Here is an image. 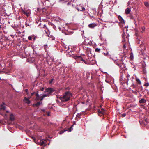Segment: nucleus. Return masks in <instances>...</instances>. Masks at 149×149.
Segmentation results:
<instances>
[{
  "label": "nucleus",
  "mask_w": 149,
  "mask_h": 149,
  "mask_svg": "<svg viewBox=\"0 0 149 149\" xmlns=\"http://www.w3.org/2000/svg\"><path fill=\"white\" fill-rule=\"evenodd\" d=\"M25 91H26V92H27L28 91V89H26L25 90Z\"/></svg>",
  "instance_id": "nucleus-38"
},
{
  "label": "nucleus",
  "mask_w": 149,
  "mask_h": 149,
  "mask_svg": "<svg viewBox=\"0 0 149 149\" xmlns=\"http://www.w3.org/2000/svg\"><path fill=\"white\" fill-rule=\"evenodd\" d=\"M40 95H39L38 93H37L36 94V99L37 100H40Z\"/></svg>",
  "instance_id": "nucleus-18"
},
{
  "label": "nucleus",
  "mask_w": 149,
  "mask_h": 149,
  "mask_svg": "<svg viewBox=\"0 0 149 149\" xmlns=\"http://www.w3.org/2000/svg\"><path fill=\"white\" fill-rule=\"evenodd\" d=\"M145 29V28L143 27L142 28L143 31H144Z\"/></svg>",
  "instance_id": "nucleus-33"
},
{
  "label": "nucleus",
  "mask_w": 149,
  "mask_h": 149,
  "mask_svg": "<svg viewBox=\"0 0 149 149\" xmlns=\"http://www.w3.org/2000/svg\"><path fill=\"white\" fill-rule=\"evenodd\" d=\"M22 12L27 16H28L30 13V11H27V10H22Z\"/></svg>",
  "instance_id": "nucleus-8"
},
{
  "label": "nucleus",
  "mask_w": 149,
  "mask_h": 149,
  "mask_svg": "<svg viewBox=\"0 0 149 149\" xmlns=\"http://www.w3.org/2000/svg\"><path fill=\"white\" fill-rule=\"evenodd\" d=\"M35 93V92H33V93H31V95H34V93Z\"/></svg>",
  "instance_id": "nucleus-36"
},
{
  "label": "nucleus",
  "mask_w": 149,
  "mask_h": 149,
  "mask_svg": "<svg viewBox=\"0 0 149 149\" xmlns=\"http://www.w3.org/2000/svg\"><path fill=\"white\" fill-rule=\"evenodd\" d=\"M1 109L5 110L6 109L5 104L4 102H3L1 105Z\"/></svg>",
  "instance_id": "nucleus-13"
},
{
  "label": "nucleus",
  "mask_w": 149,
  "mask_h": 149,
  "mask_svg": "<svg viewBox=\"0 0 149 149\" xmlns=\"http://www.w3.org/2000/svg\"><path fill=\"white\" fill-rule=\"evenodd\" d=\"M47 47V45L46 44V45H44V48L45 49V51L47 50L46 48Z\"/></svg>",
  "instance_id": "nucleus-26"
},
{
  "label": "nucleus",
  "mask_w": 149,
  "mask_h": 149,
  "mask_svg": "<svg viewBox=\"0 0 149 149\" xmlns=\"http://www.w3.org/2000/svg\"><path fill=\"white\" fill-rule=\"evenodd\" d=\"M14 116L12 114H11L10 116V119L12 121H13L14 120Z\"/></svg>",
  "instance_id": "nucleus-16"
},
{
  "label": "nucleus",
  "mask_w": 149,
  "mask_h": 149,
  "mask_svg": "<svg viewBox=\"0 0 149 149\" xmlns=\"http://www.w3.org/2000/svg\"><path fill=\"white\" fill-rule=\"evenodd\" d=\"M70 4V3L69 2L67 3V5H69Z\"/></svg>",
  "instance_id": "nucleus-41"
},
{
  "label": "nucleus",
  "mask_w": 149,
  "mask_h": 149,
  "mask_svg": "<svg viewBox=\"0 0 149 149\" xmlns=\"http://www.w3.org/2000/svg\"><path fill=\"white\" fill-rule=\"evenodd\" d=\"M125 115L126 114H122V116L124 117L125 116Z\"/></svg>",
  "instance_id": "nucleus-35"
},
{
  "label": "nucleus",
  "mask_w": 149,
  "mask_h": 149,
  "mask_svg": "<svg viewBox=\"0 0 149 149\" xmlns=\"http://www.w3.org/2000/svg\"><path fill=\"white\" fill-rule=\"evenodd\" d=\"M144 4L145 6L147 7V8H149V4L147 2H145Z\"/></svg>",
  "instance_id": "nucleus-17"
},
{
  "label": "nucleus",
  "mask_w": 149,
  "mask_h": 149,
  "mask_svg": "<svg viewBox=\"0 0 149 149\" xmlns=\"http://www.w3.org/2000/svg\"><path fill=\"white\" fill-rule=\"evenodd\" d=\"M127 74L126 76V77L127 78V79H125V83L127 85H128V81L130 80V75L129 74H128L127 73ZM123 81V82H124V81ZM125 83H124L125 84Z\"/></svg>",
  "instance_id": "nucleus-6"
},
{
  "label": "nucleus",
  "mask_w": 149,
  "mask_h": 149,
  "mask_svg": "<svg viewBox=\"0 0 149 149\" xmlns=\"http://www.w3.org/2000/svg\"><path fill=\"white\" fill-rule=\"evenodd\" d=\"M130 9L129 8H128L125 10V13L126 14H128L130 13Z\"/></svg>",
  "instance_id": "nucleus-14"
},
{
  "label": "nucleus",
  "mask_w": 149,
  "mask_h": 149,
  "mask_svg": "<svg viewBox=\"0 0 149 149\" xmlns=\"http://www.w3.org/2000/svg\"><path fill=\"white\" fill-rule=\"evenodd\" d=\"M98 112L99 113L103 114L105 113V110L103 108H102L101 109V110L98 109Z\"/></svg>",
  "instance_id": "nucleus-10"
},
{
  "label": "nucleus",
  "mask_w": 149,
  "mask_h": 149,
  "mask_svg": "<svg viewBox=\"0 0 149 149\" xmlns=\"http://www.w3.org/2000/svg\"><path fill=\"white\" fill-rule=\"evenodd\" d=\"M63 0H59V1H60H60H63Z\"/></svg>",
  "instance_id": "nucleus-43"
},
{
  "label": "nucleus",
  "mask_w": 149,
  "mask_h": 149,
  "mask_svg": "<svg viewBox=\"0 0 149 149\" xmlns=\"http://www.w3.org/2000/svg\"><path fill=\"white\" fill-rule=\"evenodd\" d=\"M34 142L37 144H39L41 146H43L45 144L43 140H33Z\"/></svg>",
  "instance_id": "nucleus-4"
},
{
  "label": "nucleus",
  "mask_w": 149,
  "mask_h": 149,
  "mask_svg": "<svg viewBox=\"0 0 149 149\" xmlns=\"http://www.w3.org/2000/svg\"><path fill=\"white\" fill-rule=\"evenodd\" d=\"M127 36L126 37V39H127L125 40H127L129 42V39L128 38L130 37V35H129V34L127 33Z\"/></svg>",
  "instance_id": "nucleus-22"
},
{
  "label": "nucleus",
  "mask_w": 149,
  "mask_h": 149,
  "mask_svg": "<svg viewBox=\"0 0 149 149\" xmlns=\"http://www.w3.org/2000/svg\"><path fill=\"white\" fill-rule=\"evenodd\" d=\"M48 116H50L49 114V113L48 114Z\"/></svg>",
  "instance_id": "nucleus-46"
},
{
  "label": "nucleus",
  "mask_w": 149,
  "mask_h": 149,
  "mask_svg": "<svg viewBox=\"0 0 149 149\" xmlns=\"http://www.w3.org/2000/svg\"><path fill=\"white\" fill-rule=\"evenodd\" d=\"M24 103L27 104H29L30 103V102L29 100V98H26L25 97L24 100Z\"/></svg>",
  "instance_id": "nucleus-7"
},
{
  "label": "nucleus",
  "mask_w": 149,
  "mask_h": 149,
  "mask_svg": "<svg viewBox=\"0 0 149 149\" xmlns=\"http://www.w3.org/2000/svg\"><path fill=\"white\" fill-rule=\"evenodd\" d=\"M74 58L75 59H77L78 58H80L81 61L85 62V61L80 56H73Z\"/></svg>",
  "instance_id": "nucleus-12"
},
{
  "label": "nucleus",
  "mask_w": 149,
  "mask_h": 149,
  "mask_svg": "<svg viewBox=\"0 0 149 149\" xmlns=\"http://www.w3.org/2000/svg\"><path fill=\"white\" fill-rule=\"evenodd\" d=\"M124 34H125L124 33V34H123H123L122 37H123V38H124Z\"/></svg>",
  "instance_id": "nucleus-39"
},
{
  "label": "nucleus",
  "mask_w": 149,
  "mask_h": 149,
  "mask_svg": "<svg viewBox=\"0 0 149 149\" xmlns=\"http://www.w3.org/2000/svg\"><path fill=\"white\" fill-rule=\"evenodd\" d=\"M80 116V115H79V114H78L77 115V116Z\"/></svg>",
  "instance_id": "nucleus-42"
},
{
  "label": "nucleus",
  "mask_w": 149,
  "mask_h": 149,
  "mask_svg": "<svg viewBox=\"0 0 149 149\" xmlns=\"http://www.w3.org/2000/svg\"><path fill=\"white\" fill-rule=\"evenodd\" d=\"M42 103V102H37L35 104H34L33 105L38 107Z\"/></svg>",
  "instance_id": "nucleus-19"
},
{
  "label": "nucleus",
  "mask_w": 149,
  "mask_h": 149,
  "mask_svg": "<svg viewBox=\"0 0 149 149\" xmlns=\"http://www.w3.org/2000/svg\"><path fill=\"white\" fill-rule=\"evenodd\" d=\"M123 47L124 48H125L126 47V46L125 45L123 46Z\"/></svg>",
  "instance_id": "nucleus-40"
},
{
  "label": "nucleus",
  "mask_w": 149,
  "mask_h": 149,
  "mask_svg": "<svg viewBox=\"0 0 149 149\" xmlns=\"http://www.w3.org/2000/svg\"><path fill=\"white\" fill-rule=\"evenodd\" d=\"M146 102V100L143 99H141L139 101V103H144Z\"/></svg>",
  "instance_id": "nucleus-15"
},
{
  "label": "nucleus",
  "mask_w": 149,
  "mask_h": 149,
  "mask_svg": "<svg viewBox=\"0 0 149 149\" xmlns=\"http://www.w3.org/2000/svg\"><path fill=\"white\" fill-rule=\"evenodd\" d=\"M66 131H67L66 130H61V131H60V132H59V133L60 134H62L63 133L65 132Z\"/></svg>",
  "instance_id": "nucleus-23"
},
{
  "label": "nucleus",
  "mask_w": 149,
  "mask_h": 149,
  "mask_svg": "<svg viewBox=\"0 0 149 149\" xmlns=\"http://www.w3.org/2000/svg\"><path fill=\"white\" fill-rule=\"evenodd\" d=\"M131 60H132L133 59V54L131 52Z\"/></svg>",
  "instance_id": "nucleus-25"
},
{
  "label": "nucleus",
  "mask_w": 149,
  "mask_h": 149,
  "mask_svg": "<svg viewBox=\"0 0 149 149\" xmlns=\"http://www.w3.org/2000/svg\"><path fill=\"white\" fill-rule=\"evenodd\" d=\"M100 107H101L102 106H101V105H100Z\"/></svg>",
  "instance_id": "nucleus-50"
},
{
  "label": "nucleus",
  "mask_w": 149,
  "mask_h": 149,
  "mask_svg": "<svg viewBox=\"0 0 149 149\" xmlns=\"http://www.w3.org/2000/svg\"><path fill=\"white\" fill-rule=\"evenodd\" d=\"M6 112H8V111H7Z\"/></svg>",
  "instance_id": "nucleus-51"
},
{
  "label": "nucleus",
  "mask_w": 149,
  "mask_h": 149,
  "mask_svg": "<svg viewBox=\"0 0 149 149\" xmlns=\"http://www.w3.org/2000/svg\"><path fill=\"white\" fill-rule=\"evenodd\" d=\"M48 96V95H45L43 94V95H40V100H42L43 99V98L46 97H47Z\"/></svg>",
  "instance_id": "nucleus-11"
},
{
  "label": "nucleus",
  "mask_w": 149,
  "mask_h": 149,
  "mask_svg": "<svg viewBox=\"0 0 149 149\" xmlns=\"http://www.w3.org/2000/svg\"><path fill=\"white\" fill-rule=\"evenodd\" d=\"M136 80L137 82L138 83V84H140V85L141 84V82L140 80L139 79L136 78Z\"/></svg>",
  "instance_id": "nucleus-21"
},
{
  "label": "nucleus",
  "mask_w": 149,
  "mask_h": 149,
  "mask_svg": "<svg viewBox=\"0 0 149 149\" xmlns=\"http://www.w3.org/2000/svg\"><path fill=\"white\" fill-rule=\"evenodd\" d=\"M149 85V84L148 83H146L144 84V86H148Z\"/></svg>",
  "instance_id": "nucleus-27"
},
{
  "label": "nucleus",
  "mask_w": 149,
  "mask_h": 149,
  "mask_svg": "<svg viewBox=\"0 0 149 149\" xmlns=\"http://www.w3.org/2000/svg\"><path fill=\"white\" fill-rule=\"evenodd\" d=\"M1 28V25H0V29Z\"/></svg>",
  "instance_id": "nucleus-47"
},
{
  "label": "nucleus",
  "mask_w": 149,
  "mask_h": 149,
  "mask_svg": "<svg viewBox=\"0 0 149 149\" xmlns=\"http://www.w3.org/2000/svg\"><path fill=\"white\" fill-rule=\"evenodd\" d=\"M28 39L29 40H31L32 39V38L31 36H29L28 37Z\"/></svg>",
  "instance_id": "nucleus-28"
},
{
  "label": "nucleus",
  "mask_w": 149,
  "mask_h": 149,
  "mask_svg": "<svg viewBox=\"0 0 149 149\" xmlns=\"http://www.w3.org/2000/svg\"><path fill=\"white\" fill-rule=\"evenodd\" d=\"M54 91L53 89L51 88H48L46 89L45 91V95H48L49 96L51 93Z\"/></svg>",
  "instance_id": "nucleus-3"
},
{
  "label": "nucleus",
  "mask_w": 149,
  "mask_h": 149,
  "mask_svg": "<svg viewBox=\"0 0 149 149\" xmlns=\"http://www.w3.org/2000/svg\"><path fill=\"white\" fill-rule=\"evenodd\" d=\"M137 43L138 44H139L140 43V42H137Z\"/></svg>",
  "instance_id": "nucleus-48"
},
{
  "label": "nucleus",
  "mask_w": 149,
  "mask_h": 149,
  "mask_svg": "<svg viewBox=\"0 0 149 149\" xmlns=\"http://www.w3.org/2000/svg\"><path fill=\"white\" fill-rule=\"evenodd\" d=\"M118 18L119 19V20L121 22H122V21L124 22V21L123 19L120 16H118Z\"/></svg>",
  "instance_id": "nucleus-20"
},
{
  "label": "nucleus",
  "mask_w": 149,
  "mask_h": 149,
  "mask_svg": "<svg viewBox=\"0 0 149 149\" xmlns=\"http://www.w3.org/2000/svg\"><path fill=\"white\" fill-rule=\"evenodd\" d=\"M135 67V65H133L131 63V67H132L133 68H134Z\"/></svg>",
  "instance_id": "nucleus-30"
},
{
  "label": "nucleus",
  "mask_w": 149,
  "mask_h": 149,
  "mask_svg": "<svg viewBox=\"0 0 149 149\" xmlns=\"http://www.w3.org/2000/svg\"><path fill=\"white\" fill-rule=\"evenodd\" d=\"M127 4H128V6H129V5H130V1H129L127 3Z\"/></svg>",
  "instance_id": "nucleus-34"
},
{
  "label": "nucleus",
  "mask_w": 149,
  "mask_h": 149,
  "mask_svg": "<svg viewBox=\"0 0 149 149\" xmlns=\"http://www.w3.org/2000/svg\"><path fill=\"white\" fill-rule=\"evenodd\" d=\"M131 19H132V16L131 15Z\"/></svg>",
  "instance_id": "nucleus-45"
},
{
  "label": "nucleus",
  "mask_w": 149,
  "mask_h": 149,
  "mask_svg": "<svg viewBox=\"0 0 149 149\" xmlns=\"http://www.w3.org/2000/svg\"><path fill=\"white\" fill-rule=\"evenodd\" d=\"M124 66L125 65L123 64H122L120 66V72L121 74L120 75V76L121 77L120 78V82L122 85H123V83H125L124 82H123V81H122V80H123L122 77L125 71L124 70V68H125Z\"/></svg>",
  "instance_id": "nucleus-2"
},
{
  "label": "nucleus",
  "mask_w": 149,
  "mask_h": 149,
  "mask_svg": "<svg viewBox=\"0 0 149 149\" xmlns=\"http://www.w3.org/2000/svg\"><path fill=\"white\" fill-rule=\"evenodd\" d=\"M97 26L96 24L95 23H92L88 25V27L91 28H93Z\"/></svg>",
  "instance_id": "nucleus-9"
},
{
  "label": "nucleus",
  "mask_w": 149,
  "mask_h": 149,
  "mask_svg": "<svg viewBox=\"0 0 149 149\" xmlns=\"http://www.w3.org/2000/svg\"><path fill=\"white\" fill-rule=\"evenodd\" d=\"M72 96V94L70 92H67L63 96L60 97V99L62 102H65L68 101Z\"/></svg>",
  "instance_id": "nucleus-1"
},
{
  "label": "nucleus",
  "mask_w": 149,
  "mask_h": 149,
  "mask_svg": "<svg viewBox=\"0 0 149 149\" xmlns=\"http://www.w3.org/2000/svg\"><path fill=\"white\" fill-rule=\"evenodd\" d=\"M73 126V125H72V127L70 128V130H69V131L70 132L71 131V129L72 128V127Z\"/></svg>",
  "instance_id": "nucleus-37"
},
{
  "label": "nucleus",
  "mask_w": 149,
  "mask_h": 149,
  "mask_svg": "<svg viewBox=\"0 0 149 149\" xmlns=\"http://www.w3.org/2000/svg\"><path fill=\"white\" fill-rule=\"evenodd\" d=\"M77 9L78 11H83L85 10V9L84 7L80 5H79L77 6Z\"/></svg>",
  "instance_id": "nucleus-5"
},
{
  "label": "nucleus",
  "mask_w": 149,
  "mask_h": 149,
  "mask_svg": "<svg viewBox=\"0 0 149 149\" xmlns=\"http://www.w3.org/2000/svg\"><path fill=\"white\" fill-rule=\"evenodd\" d=\"M100 50V49L98 48H96L95 50V51L97 52H99Z\"/></svg>",
  "instance_id": "nucleus-24"
},
{
  "label": "nucleus",
  "mask_w": 149,
  "mask_h": 149,
  "mask_svg": "<svg viewBox=\"0 0 149 149\" xmlns=\"http://www.w3.org/2000/svg\"><path fill=\"white\" fill-rule=\"evenodd\" d=\"M54 80V79H52L51 80V81H50V83H51Z\"/></svg>",
  "instance_id": "nucleus-31"
},
{
  "label": "nucleus",
  "mask_w": 149,
  "mask_h": 149,
  "mask_svg": "<svg viewBox=\"0 0 149 149\" xmlns=\"http://www.w3.org/2000/svg\"><path fill=\"white\" fill-rule=\"evenodd\" d=\"M135 70V69H134V70Z\"/></svg>",
  "instance_id": "nucleus-52"
},
{
  "label": "nucleus",
  "mask_w": 149,
  "mask_h": 149,
  "mask_svg": "<svg viewBox=\"0 0 149 149\" xmlns=\"http://www.w3.org/2000/svg\"><path fill=\"white\" fill-rule=\"evenodd\" d=\"M105 81L107 82L108 83V81H107L106 80H105Z\"/></svg>",
  "instance_id": "nucleus-44"
},
{
  "label": "nucleus",
  "mask_w": 149,
  "mask_h": 149,
  "mask_svg": "<svg viewBox=\"0 0 149 149\" xmlns=\"http://www.w3.org/2000/svg\"><path fill=\"white\" fill-rule=\"evenodd\" d=\"M115 63L117 65H118V66H120V65H121L122 64H120V65H119L118 64V63H117V61H115Z\"/></svg>",
  "instance_id": "nucleus-29"
},
{
  "label": "nucleus",
  "mask_w": 149,
  "mask_h": 149,
  "mask_svg": "<svg viewBox=\"0 0 149 149\" xmlns=\"http://www.w3.org/2000/svg\"><path fill=\"white\" fill-rule=\"evenodd\" d=\"M132 91L133 93H137V92L136 91Z\"/></svg>",
  "instance_id": "nucleus-32"
},
{
  "label": "nucleus",
  "mask_w": 149,
  "mask_h": 149,
  "mask_svg": "<svg viewBox=\"0 0 149 149\" xmlns=\"http://www.w3.org/2000/svg\"><path fill=\"white\" fill-rule=\"evenodd\" d=\"M33 140H35V138H33Z\"/></svg>",
  "instance_id": "nucleus-49"
}]
</instances>
